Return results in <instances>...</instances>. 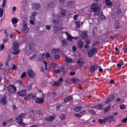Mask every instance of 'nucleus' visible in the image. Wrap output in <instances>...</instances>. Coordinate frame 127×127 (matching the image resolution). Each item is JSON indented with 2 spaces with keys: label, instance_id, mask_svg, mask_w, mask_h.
<instances>
[{
  "label": "nucleus",
  "instance_id": "26",
  "mask_svg": "<svg viewBox=\"0 0 127 127\" xmlns=\"http://www.w3.org/2000/svg\"><path fill=\"white\" fill-rule=\"evenodd\" d=\"M65 60L67 63H71L73 62L72 60L70 58L66 57Z\"/></svg>",
  "mask_w": 127,
  "mask_h": 127
},
{
  "label": "nucleus",
  "instance_id": "41",
  "mask_svg": "<svg viewBox=\"0 0 127 127\" xmlns=\"http://www.w3.org/2000/svg\"><path fill=\"white\" fill-rule=\"evenodd\" d=\"M97 105V108H98L102 109L104 107V105L103 104H98Z\"/></svg>",
  "mask_w": 127,
  "mask_h": 127
},
{
  "label": "nucleus",
  "instance_id": "47",
  "mask_svg": "<svg viewBox=\"0 0 127 127\" xmlns=\"http://www.w3.org/2000/svg\"><path fill=\"white\" fill-rule=\"evenodd\" d=\"M116 13L119 15L121 13V10L119 9H117Z\"/></svg>",
  "mask_w": 127,
  "mask_h": 127
},
{
  "label": "nucleus",
  "instance_id": "19",
  "mask_svg": "<svg viewBox=\"0 0 127 127\" xmlns=\"http://www.w3.org/2000/svg\"><path fill=\"white\" fill-rule=\"evenodd\" d=\"M77 63L80 66H82L84 64V61L82 59H79L77 60Z\"/></svg>",
  "mask_w": 127,
  "mask_h": 127
},
{
  "label": "nucleus",
  "instance_id": "18",
  "mask_svg": "<svg viewBox=\"0 0 127 127\" xmlns=\"http://www.w3.org/2000/svg\"><path fill=\"white\" fill-rule=\"evenodd\" d=\"M26 114L25 113H22L19 115L18 117H16L15 119L16 120H18L20 119L24 118L25 117Z\"/></svg>",
  "mask_w": 127,
  "mask_h": 127
},
{
  "label": "nucleus",
  "instance_id": "15",
  "mask_svg": "<svg viewBox=\"0 0 127 127\" xmlns=\"http://www.w3.org/2000/svg\"><path fill=\"white\" fill-rule=\"evenodd\" d=\"M44 100L43 98L41 97L40 98H37L35 100V102L38 104H42L44 102Z\"/></svg>",
  "mask_w": 127,
  "mask_h": 127
},
{
  "label": "nucleus",
  "instance_id": "52",
  "mask_svg": "<svg viewBox=\"0 0 127 127\" xmlns=\"http://www.w3.org/2000/svg\"><path fill=\"white\" fill-rule=\"evenodd\" d=\"M36 56L37 55H36L34 54L33 56L32 57H31L30 58V59L31 60H32L33 59H35L36 58Z\"/></svg>",
  "mask_w": 127,
  "mask_h": 127
},
{
  "label": "nucleus",
  "instance_id": "39",
  "mask_svg": "<svg viewBox=\"0 0 127 127\" xmlns=\"http://www.w3.org/2000/svg\"><path fill=\"white\" fill-rule=\"evenodd\" d=\"M3 14V9L1 8H0V17H2Z\"/></svg>",
  "mask_w": 127,
  "mask_h": 127
},
{
  "label": "nucleus",
  "instance_id": "8",
  "mask_svg": "<svg viewBox=\"0 0 127 127\" xmlns=\"http://www.w3.org/2000/svg\"><path fill=\"white\" fill-rule=\"evenodd\" d=\"M32 7L33 10H38L40 8L41 6L40 4L34 2L32 4Z\"/></svg>",
  "mask_w": 127,
  "mask_h": 127
},
{
  "label": "nucleus",
  "instance_id": "45",
  "mask_svg": "<svg viewBox=\"0 0 127 127\" xmlns=\"http://www.w3.org/2000/svg\"><path fill=\"white\" fill-rule=\"evenodd\" d=\"M79 16V14H76L74 15L73 17V19L74 20H76L78 17Z\"/></svg>",
  "mask_w": 127,
  "mask_h": 127
},
{
  "label": "nucleus",
  "instance_id": "42",
  "mask_svg": "<svg viewBox=\"0 0 127 127\" xmlns=\"http://www.w3.org/2000/svg\"><path fill=\"white\" fill-rule=\"evenodd\" d=\"M90 40L89 39H87L85 40V42L87 45H88L90 43Z\"/></svg>",
  "mask_w": 127,
  "mask_h": 127
},
{
  "label": "nucleus",
  "instance_id": "22",
  "mask_svg": "<svg viewBox=\"0 0 127 127\" xmlns=\"http://www.w3.org/2000/svg\"><path fill=\"white\" fill-rule=\"evenodd\" d=\"M70 81L73 83H76L78 82L79 80L76 78H73L70 79Z\"/></svg>",
  "mask_w": 127,
  "mask_h": 127
},
{
  "label": "nucleus",
  "instance_id": "35",
  "mask_svg": "<svg viewBox=\"0 0 127 127\" xmlns=\"http://www.w3.org/2000/svg\"><path fill=\"white\" fill-rule=\"evenodd\" d=\"M66 115L64 114H62L59 117L60 119L62 120H64L66 117Z\"/></svg>",
  "mask_w": 127,
  "mask_h": 127
},
{
  "label": "nucleus",
  "instance_id": "43",
  "mask_svg": "<svg viewBox=\"0 0 127 127\" xmlns=\"http://www.w3.org/2000/svg\"><path fill=\"white\" fill-rule=\"evenodd\" d=\"M89 113L91 114H95V112L93 110H89L88 111Z\"/></svg>",
  "mask_w": 127,
  "mask_h": 127
},
{
  "label": "nucleus",
  "instance_id": "62",
  "mask_svg": "<svg viewBox=\"0 0 127 127\" xmlns=\"http://www.w3.org/2000/svg\"><path fill=\"white\" fill-rule=\"evenodd\" d=\"M37 14V13L35 12H33L31 14V15L32 16L34 17L36 16Z\"/></svg>",
  "mask_w": 127,
  "mask_h": 127
},
{
  "label": "nucleus",
  "instance_id": "24",
  "mask_svg": "<svg viewBox=\"0 0 127 127\" xmlns=\"http://www.w3.org/2000/svg\"><path fill=\"white\" fill-rule=\"evenodd\" d=\"M82 37L84 38H87L88 37V35L86 32H83L81 33Z\"/></svg>",
  "mask_w": 127,
  "mask_h": 127
},
{
  "label": "nucleus",
  "instance_id": "60",
  "mask_svg": "<svg viewBox=\"0 0 127 127\" xmlns=\"http://www.w3.org/2000/svg\"><path fill=\"white\" fill-rule=\"evenodd\" d=\"M61 106V105H58L56 108V110L57 111L59 110L60 107Z\"/></svg>",
  "mask_w": 127,
  "mask_h": 127
},
{
  "label": "nucleus",
  "instance_id": "55",
  "mask_svg": "<svg viewBox=\"0 0 127 127\" xmlns=\"http://www.w3.org/2000/svg\"><path fill=\"white\" fill-rule=\"evenodd\" d=\"M74 115L76 117H78L79 118H80L82 116V115H81L80 114H74Z\"/></svg>",
  "mask_w": 127,
  "mask_h": 127
},
{
  "label": "nucleus",
  "instance_id": "30",
  "mask_svg": "<svg viewBox=\"0 0 127 127\" xmlns=\"http://www.w3.org/2000/svg\"><path fill=\"white\" fill-rule=\"evenodd\" d=\"M59 52V50H58L57 48H53L52 50V53H57Z\"/></svg>",
  "mask_w": 127,
  "mask_h": 127
},
{
  "label": "nucleus",
  "instance_id": "13",
  "mask_svg": "<svg viewBox=\"0 0 127 127\" xmlns=\"http://www.w3.org/2000/svg\"><path fill=\"white\" fill-rule=\"evenodd\" d=\"M27 91L26 90H22L21 92H18L17 93L18 95L20 96H25L26 95V92Z\"/></svg>",
  "mask_w": 127,
  "mask_h": 127
},
{
  "label": "nucleus",
  "instance_id": "11",
  "mask_svg": "<svg viewBox=\"0 0 127 127\" xmlns=\"http://www.w3.org/2000/svg\"><path fill=\"white\" fill-rule=\"evenodd\" d=\"M66 5L69 7H73L75 6L74 2L73 1H69L66 3Z\"/></svg>",
  "mask_w": 127,
  "mask_h": 127
},
{
  "label": "nucleus",
  "instance_id": "6",
  "mask_svg": "<svg viewBox=\"0 0 127 127\" xmlns=\"http://www.w3.org/2000/svg\"><path fill=\"white\" fill-rule=\"evenodd\" d=\"M8 90L9 93L14 94L16 92V88L13 85L9 86L8 87Z\"/></svg>",
  "mask_w": 127,
  "mask_h": 127
},
{
  "label": "nucleus",
  "instance_id": "53",
  "mask_svg": "<svg viewBox=\"0 0 127 127\" xmlns=\"http://www.w3.org/2000/svg\"><path fill=\"white\" fill-rule=\"evenodd\" d=\"M52 67L55 68L57 66V64L54 63L53 62H52Z\"/></svg>",
  "mask_w": 127,
  "mask_h": 127
},
{
  "label": "nucleus",
  "instance_id": "49",
  "mask_svg": "<svg viewBox=\"0 0 127 127\" xmlns=\"http://www.w3.org/2000/svg\"><path fill=\"white\" fill-rule=\"evenodd\" d=\"M43 63H44L45 65V69L47 70V62L45 61H43Z\"/></svg>",
  "mask_w": 127,
  "mask_h": 127
},
{
  "label": "nucleus",
  "instance_id": "48",
  "mask_svg": "<svg viewBox=\"0 0 127 127\" xmlns=\"http://www.w3.org/2000/svg\"><path fill=\"white\" fill-rule=\"evenodd\" d=\"M112 101V100L108 98V99L106 101V103L108 104Z\"/></svg>",
  "mask_w": 127,
  "mask_h": 127
},
{
  "label": "nucleus",
  "instance_id": "14",
  "mask_svg": "<svg viewBox=\"0 0 127 127\" xmlns=\"http://www.w3.org/2000/svg\"><path fill=\"white\" fill-rule=\"evenodd\" d=\"M114 118L113 116L112 115H110L107 118H105L104 119L105 120V122H106L107 121L111 123L113 120Z\"/></svg>",
  "mask_w": 127,
  "mask_h": 127
},
{
  "label": "nucleus",
  "instance_id": "7",
  "mask_svg": "<svg viewBox=\"0 0 127 127\" xmlns=\"http://www.w3.org/2000/svg\"><path fill=\"white\" fill-rule=\"evenodd\" d=\"M98 67H99L97 65L91 64L90 65V72L91 73H93L96 71Z\"/></svg>",
  "mask_w": 127,
  "mask_h": 127
},
{
  "label": "nucleus",
  "instance_id": "28",
  "mask_svg": "<svg viewBox=\"0 0 127 127\" xmlns=\"http://www.w3.org/2000/svg\"><path fill=\"white\" fill-rule=\"evenodd\" d=\"M0 103L3 105H5L7 102L6 98L4 97L1 99L0 101Z\"/></svg>",
  "mask_w": 127,
  "mask_h": 127
},
{
  "label": "nucleus",
  "instance_id": "50",
  "mask_svg": "<svg viewBox=\"0 0 127 127\" xmlns=\"http://www.w3.org/2000/svg\"><path fill=\"white\" fill-rule=\"evenodd\" d=\"M26 75V73L25 72H23L21 75V78H23Z\"/></svg>",
  "mask_w": 127,
  "mask_h": 127
},
{
  "label": "nucleus",
  "instance_id": "63",
  "mask_svg": "<svg viewBox=\"0 0 127 127\" xmlns=\"http://www.w3.org/2000/svg\"><path fill=\"white\" fill-rule=\"evenodd\" d=\"M51 28V27L50 25H46V29L48 31L50 30Z\"/></svg>",
  "mask_w": 127,
  "mask_h": 127
},
{
  "label": "nucleus",
  "instance_id": "36",
  "mask_svg": "<svg viewBox=\"0 0 127 127\" xmlns=\"http://www.w3.org/2000/svg\"><path fill=\"white\" fill-rule=\"evenodd\" d=\"M111 107L110 106H108L105 108L104 112L106 113L108 112L110 109Z\"/></svg>",
  "mask_w": 127,
  "mask_h": 127
},
{
  "label": "nucleus",
  "instance_id": "44",
  "mask_svg": "<svg viewBox=\"0 0 127 127\" xmlns=\"http://www.w3.org/2000/svg\"><path fill=\"white\" fill-rule=\"evenodd\" d=\"M6 3V0H3L2 4V7L3 8L5 6Z\"/></svg>",
  "mask_w": 127,
  "mask_h": 127
},
{
  "label": "nucleus",
  "instance_id": "12",
  "mask_svg": "<svg viewBox=\"0 0 127 127\" xmlns=\"http://www.w3.org/2000/svg\"><path fill=\"white\" fill-rule=\"evenodd\" d=\"M21 30L22 32L25 33L28 32L29 29L27 26L26 24H24L23 27L21 29Z\"/></svg>",
  "mask_w": 127,
  "mask_h": 127
},
{
  "label": "nucleus",
  "instance_id": "4",
  "mask_svg": "<svg viewBox=\"0 0 127 127\" xmlns=\"http://www.w3.org/2000/svg\"><path fill=\"white\" fill-rule=\"evenodd\" d=\"M91 9L94 12H98L100 11L99 6L96 3H94L91 5Z\"/></svg>",
  "mask_w": 127,
  "mask_h": 127
},
{
  "label": "nucleus",
  "instance_id": "37",
  "mask_svg": "<svg viewBox=\"0 0 127 127\" xmlns=\"http://www.w3.org/2000/svg\"><path fill=\"white\" fill-rule=\"evenodd\" d=\"M63 88L65 90H67L69 89V86L67 84H66L64 85Z\"/></svg>",
  "mask_w": 127,
  "mask_h": 127
},
{
  "label": "nucleus",
  "instance_id": "59",
  "mask_svg": "<svg viewBox=\"0 0 127 127\" xmlns=\"http://www.w3.org/2000/svg\"><path fill=\"white\" fill-rule=\"evenodd\" d=\"M110 99L112 100V101H113V100L114 98V95H110L109 97Z\"/></svg>",
  "mask_w": 127,
  "mask_h": 127
},
{
  "label": "nucleus",
  "instance_id": "32",
  "mask_svg": "<svg viewBox=\"0 0 127 127\" xmlns=\"http://www.w3.org/2000/svg\"><path fill=\"white\" fill-rule=\"evenodd\" d=\"M75 23L76 25V28H79L80 26V22L79 21H75Z\"/></svg>",
  "mask_w": 127,
  "mask_h": 127
},
{
  "label": "nucleus",
  "instance_id": "38",
  "mask_svg": "<svg viewBox=\"0 0 127 127\" xmlns=\"http://www.w3.org/2000/svg\"><path fill=\"white\" fill-rule=\"evenodd\" d=\"M105 120L104 119H99L98 121V122L100 124L103 123L104 122L105 123L106 122H105Z\"/></svg>",
  "mask_w": 127,
  "mask_h": 127
},
{
  "label": "nucleus",
  "instance_id": "57",
  "mask_svg": "<svg viewBox=\"0 0 127 127\" xmlns=\"http://www.w3.org/2000/svg\"><path fill=\"white\" fill-rule=\"evenodd\" d=\"M127 121V118H126L125 119L122 120L121 121L123 123H126Z\"/></svg>",
  "mask_w": 127,
  "mask_h": 127
},
{
  "label": "nucleus",
  "instance_id": "9",
  "mask_svg": "<svg viewBox=\"0 0 127 127\" xmlns=\"http://www.w3.org/2000/svg\"><path fill=\"white\" fill-rule=\"evenodd\" d=\"M35 96L32 94L31 93L28 95L26 97L24 98V99L25 101H27L30 99H33L35 98Z\"/></svg>",
  "mask_w": 127,
  "mask_h": 127
},
{
  "label": "nucleus",
  "instance_id": "51",
  "mask_svg": "<svg viewBox=\"0 0 127 127\" xmlns=\"http://www.w3.org/2000/svg\"><path fill=\"white\" fill-rule=\"evenodd\" d=\"M66 97L68 101H71L72 99V96H68Z\"/></svg>",
  "mask_w": 127,
  "mask_h": 127
},
{
  "label": "nucleus",
  "instance_id": "61",
  "mask_svg": "<svg viewBox=\"0 0 127 127\" xmlns=\"http://www.w3.org/2000/svg\"><path fill=\"white\" fill-rule=\"evenodd\" d=\"M4 46L2 44L0 45V51L2 50L4 48Z\"/></svg>",
  "mask_w": 127,
  "mask_h": 127
},
{
  "label": "nucleus",
  "instance_id": "16",
  "mask_svg": "<svg viewBox=\"0 0 127 127\" xmlns=\"http://www.w3.org/2000/svg\"><path fill=\"white\" fill-rule=\"evenodd\" d=\"M44 55L43 53H41L38 56L37 60L39 61H41L44 59Z\"/></svg>",
  "mask_w": 127,
  "mask_h": 127
},
{
  "label": "nucleus",
  "instance_id": "25",
  "mask_svg": "<svg viewBox=\"0 0 127 127\" xmlns=\"http://www.w3.org/2000/svg\"><path fill=\"white\" fill-rule=\"evenodd\" d=\"M105 2L107 6H110L112 5V2L110 0H105Z\"/></svg>",
  "mask_w": 127,
  "mask_h": 127
},
{
  "label": "nucleus",
  "instance_id": "64",
  "mask_svg": "<svg viewBox=\"0 0 127 127\" xmlns=\"http://www.w3.org/2000/svg\"><path fill=\"white\" fill-rule=\"evenodd\" d=\"M50 54L49 53L47 52L46 53L45 55V57L46 58H48L49 57H50Z\"/></svg>",
  "mask_w": 127,
  "mask_h": 127
},
{
  "label": "nucleus",
  "instance_id": "54",
  "mask_svg": "<svg viewBox=\"0 0 127 127\" xmlns=\"http://www.w3.org/2000/svg\"><path fill=\"white\" fill-rule=\"evenodd\" d=\"M54 57L55 59H58L60 58V56L58 54H55Z\"/></svg>",
  "mask_w": 127,
  "mask_h": 127
},
{
  "label": "nucleus",
  "instance_id": "17",
  "mask_svg": "<svg viewBox=\"0 0 127 127\" xmlns=\"http://www.w3.org/2000/svg\"><path fill=\"white\" fill-rule=\"evenodd\" d=\"M56 5V4L53 2H52L50 3L48 6V8L49 9H51L54 7Z\"/></svg>",
  "mask_w": 127,
  "mask_h": 127
},
{
  "label": "nucleus",
  "instance_id": "3",
  "mask_svg": "<svg viewBox=\"0 0 127 127\" xmlns=\"http://www.w3.org/2000/svg\"><path fill=\"white\" fill-rule=\"evenodd\" d=\"M54 17L55 20L53 21V25L54 29L57 30L59 28V24L60 20V19L59 18V17H58V18L55 17H55Z\"/></svg>",
  "mask_w": 127,
  "mask_h": 127
},
{
  "label": "nucleus",
  "instance_id": "2",
  "mask_svg": "<svg viewBox=\"0 0 127 127\" xmlns=\"http://www.w3.org/2000/svg\"><path fill=\"white\" fill-rule=\"evenodd\" d=\"M67 12L66 10L62 8H60L59 9L58 11V15L59 16L57 15H54V17H56L60 19L61 17L63 18L64 17L66 16Z\"/></svg>",
  "mask_w": 127,
  "mask_h": 127
},
{
  "label": "nucleus",
  "instance_id": "31",
  "mask_svg": "<svg viewBox=\"0 0 127 127\" xmlns=\"http://www.w3.org/2000/svg\"><path fill=\"white\" fill-rule=\"evenodd\" d=\"M82 109L81 106L77 107L74 108V110L76 112H78L80 111Z\"/></svg>",
  "mask_w": 127,
  "mask_h": 127
},
{
  "label": "nucleus",
  "instance_id": "1",
  "mask_svg": "<svg viewBox=\"0 0 127 127\" xmlns=\"http://www.w3.org/2000/svg\"><path fill=\"white\" fill-rule=\"evenodd\" d=\"M19 46V43L16 42H14L12 46L13 50L11 52V53L15 55H18L19 52V50L18 49Z\"/></svg>",
  "mask_w": 127,
  "mask_h": 127
},
{
  "label": "nucleus",
  "instance_id": "10",
  "mask_svg": "<svg viewBox=\"0 0 127 127\" xmlns=\"http://www.w3.org/2000/svg\"><path fill=\"white\" fill-rule=\"evenodd\" d=\"M27 75L31 79L34 78L35 77L34 73L31 69H29L27 71Z\"/></svg>",
  "mask_w": 127,
  "mask_h": 127
},
{
  "label": "nucleus",
  "instance_id": "40",
  "mask_svg": "<svg viewBox=\"0 0 127 127\" xmlns=\"http://www.w3.org/2000/svg\"><path fill=\"white\" fill-rule=\"evenodd\" d=\"M18 120L17 121V122L19 125H21L23 122V120L22 119H20Z\"/></svg>",
  "mask_w": 127,
  "mask_h": 127
},
{
  "label": "nucleus",
  "instance_id": "34",
  "mask_svg": "<svg viewBox=\"0 0 127 127\" xmlns=\"http://www.w3.org/2000/svg\"><path fill=\"white\" fill-rule=\"evenodd\" d=\"M60 71L61 70L63 73V76H65L66 75L65 73V71L63 67H60Z\"/></svg>",
  "mask_w": 127,
  "mask_h": 127
},
{
  "label": "nucleus",
  "instance_id": "29",
  "mask_svg": "<svg viewBox=\"0 0 127 127\" xmlns=\"http://www.w3.org/2000/svg\"><path fill=\"white\" fill-rule=\"evenodd\" d=\"M66 33H67V39L69 41H71L73 39V37L72 36L70 35L68 33H67V32H66Z\"/></svg>",
  "mask_w": 127,
  "mask_h": 127
},
{
  "label": "nucleus",
  "instance_id": "23",
  "mask_svg": "<svg viewBox=\"0 0 127 127\" xmlns=\"http://www.w3.org/2000/svg\"><path fill=\"white\" fill-rule=\"evenodd\" d=\"M83 43L81 40L78 41L77 44V46L79 48H81L83 47Z\"/></svg>",
  "mask_w": 127,
  "mask_h": 127
},
{
  "label": "nucleus",
  "instance_id": "56",
  "mask_svg": "<svg viewBox=\"0 0 127 127\" xmlns=\"http://www.w3.org/2000/svg\"><path fill=\"white\" fill-rule=\"evenodd\" d=\"M54 73L56 74H58L59 73H61L60 69L56 70L54 71Z\"/></svg>",
  "mask_w": 127,
  "mask_h": 127
},
{
  "label": "nucleus",
  "instance_id": "58",
  "mask_svg": "<svg viewBox=\"0 0 127 127\" xmlns=\"http://www.w3.org/2000/svg\"><path fill=\"white\" fill-rule=\"evenodd\" d=\"M120 107L121 109H125L126 108V106L124 105H122L120 106Z\"/></svg>",
  "mask_w": 127,
  "mask_h": 127
},
{
  "label": "nucleus",
  "instance_id": "21",
  "mask_svg": "<svg viewBox=\"0 0 127 127\" xmlns=\"http://www.w3.org/2000/svg\"><path fill=\"white\" fill-rule=\"evenodd\" d=\"M55 118V117L51 116L48 117H45L44 119L47 121H51L54 119Z\"/></svg>",
  "mask_w": 127,
  "mask_h": 127
},
{
  "label": "nucleus",
  "instance_id": "5",
  "mask_svg": "<svg viewBox=\"0 0 127 127\" xmlns=\"http://www.w3.org/2000/svg\"><path fill=\"white\" fill-rule=\"evenodd\" d=\"M97 52V49L95 47H92L88 52V56L89 57H91Z\"/></svg>",
  "mask_w": 127,
  "mask_h": 127
},
{
  "label": "nucleus",
  "instance_id": "27",
  "mask_svg": "<svg viewBox=\"0 0 127 127\" xmlns=\"http://www.w3.org/2000/svg\"><path fill=\"white\" fill-rule=\"evenodd\" d=\"M18 20L15 17L12 18L11 20V22L14 24H17L18 23Z\"/></svg>",
  "mask_w": 127,
  "mask_h": 127
},
{
  "label": "nucleus",
  "instance_id": "33",
  "mask_svg": "<svg viewBox=\"0 0 127 127\" xmlns=\"http://www.w3.org/2000/svg\"><path fill=\"white\" fill-rule=\"evenodd\" d=\"M60 83L59 81H55L52 84V86H58L60 85Z\"/></svg>",
  "mask_w": 127,
  "mask_h": 127
},
{
  "label": "nucleus",
  "instance_id": "20",
  "mask_svg": "<svg viewBox=\"0 0 127 127\" xmlns=\"http://www.w3.org/2000/svg\"><path fill=\"white\" fill-rule=\"evenodd\" d=\"M62 45L63 47L65 48L66 47L67 45V42L65 40L63 39L62 40Z\"/></svg>",
  "mask_w": 127,
  "mask_h": 127
},
{
  "label": "nucleus",
  "instance_id": "46",
  "mask_svg": "<svg viewBox=\"0 0 127 127\" xmlns=\"http://www.w3.org/2000/svg\"><path fill=\"white\" fill-rule=\"evenodd\" d=\"M18 83L20 84L21 86H23L24 85L23 84V82L22 81L19 80L17 81Z\"/></svg>",
  "mask_w": 127,
  "mask_h": 127
}]
</instances>
